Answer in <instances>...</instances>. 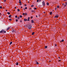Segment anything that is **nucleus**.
Here are the masks:
<instances>
[{"label": "nucleus", "mask_w": 67, "mask_h": 67, "mask_svg": "<svg viewBox=\"0 0 67 67\" xmlns=\"http://www.w3.org/2000/svg\"><path fill=\"white\" fill-rule=\"evenodd\" d=\"M12 44V42H10V43L9 44V45H11Z\"/></svg>", "instance_id": "0eeeda50"}, {"label": "nucleus", "mask_w": 67, "mask_h": 67, "mask_svg": "<svg viewBox=\"0 0 67 67\" xmlns=\"http://www.w3.org/2000/svg\"><path fill=\"white\" fill-rule=\"evenodd\" d=\"M43 13H45V12H44Z\"/></svg>", "instance_id": "8fccbe9b"}, {"label": "nucleus", "mask_w": 67, "mask_h": 67, "mask_svg": "<svg viewBox=\"0 0 67 67\" xmlns=\"http://www.w3.org/2000/svg\"><path fill=\"white\" fill-rule=\"evenodd\" d=\"M4 33H6V31H4Z\"/></svg>", "instance_id": "c9c22d12"}, {"label": "nucleus", "mask_w": 67, "mask_h": 67, "mask_svg": "<svg viewBox=\"0 0 67 67\" xmlns=\"http://www.w3.org/2000/svg\"><path fill=\"white\" fill-rule=\"evenodd\" d=\"M65 4H64V3H63L62 5H64Z\"/></svg>", "instance_id": "79ce46f5"}, {"label": "nucleus", "mask_w": 67, "mask_h": 67, "mask_svg": "<svg viewBox=\"0 0 67 67\" xmlns=\"http://www.w3.org/2000/svg\"><path fill=\"white\" fill-rule=\"evenodd\" d=\"M46 4L47 5H49V3L48 2H47L46 3Z\"/></svg>", "instance_id": "9b49d317"}, {"label": "nucleus", "mask_w": 67, "mask_h": 67, "mask_svg": "<svg viewBox=\"0 0 67 67\" xmlns=\"http://www.w3.org/2000/svg\"><path fill=\"white\" fill-rule=\"evenodd\" d=\"M58 62H61V60H59L58 61Z\"/></svg>", "instance_id": "58836bf2"}, {"label": "nucleus", "mask_w": 67, "mask_h": 67, "mask_svg": "<svg viewBox=\"0 0 67 67\" xmlns=\"http://www.w3.org/2000/svg\"><path fill=\"white\" fill-rule=\"evenodd\" d=\"M41 1V0H40V1Z\"/></svg>", "instance_id": "4d7b16f0"}, {"label": "nucleus", "mask_w": 67, "mask_h": 67, "mask_svg": "<svg viewBox=\"0 0 67 67\" xmlns=\"http://www.w3.org/2000/svg\"><path fill=\"white\" fill-rule=\"evenodd\" d=\"M9 29H10L9 27H8V28H7V30H9Z\"/></svg>", "instance_id": "dca6fc26"}, {"label": "nucleus", "mask_w": 67, "mask_h": 67, "mask_svg": "<svg viewBox=\"0 0 67 67\" xmlns=\"http://www.w3.org/2000/svg\"><path fill=\"white\" fill-rule=\"evenodd\" d=\"M18 10V12H19V11H20V9H17Z\"/></svg>", "instance_id": "4be33fe9"}, {"label": "nucleus", "mask_w": 67, "mask_h": 67, "mask_svg": "<svg viewBox=\"0 0 67 67\" xmlns=\"http://www.w3.org/2000/svg\"><path fill=\"white\" fill-rule=\"evenodd\" d=\"M16 22H18V19H16Z\"/></svg>", "instance_id": "5701e85b"}, {"label": "nucleus", "mask_w": 67, "mask_h": 67, "mask_svg": "<svg viewBox=\"0 0 67 67\" xmlns=\"http://www.w3.org/2000/svg\"><path fill=\"white\" fill-rule=\"evenodd\" d=\"M7 14H10V12H8Z\"/></svg>", "instance_id": "6ab92c4d"}, {"label": "nucleus", "mask_w": 67, "mask_h": 67, "mask_svg": "<svg viewBox=\"0 0 67 67\" xmlns=\"http://www.w3.org/2000/svg\"><path fill=\"white\" fill-rule=\"evenodd\" d=\"M15 9H16V7H15Z\"/></svg>", "instance_id": "a18cd8bd"}, {"label": "nucleus", "mask_w": 67, "mask_h": 67, "mask_svg": "<svg viewBox=\"0 0 67 67\" xmlns=\"http://www.w3.org/2000/svg\"><path fill=\"white\" fill-rule=\"evenodd\" d=\"M28 28L29 29H31V26H30Z\"/></svg>", "instance_id": "20e7f679"}, {"label": "nucleus", "mask_w": 67, "mask_h": 67, "mask_svg": "<svg viewBox=\"0 0 67 67\" xmlns=\"http://www.w3.org/2000/svg\"><path fill=\"white\" fill-rule=\"evenodd\" d=\"M25 14L24 13H23V15H25Z\"/></svg>", "instance_id": "2f4dec72"}, {"label": "nucleus", "mask_w": 67, "mask_h": 67, "mask_svg": "<svg viewBox=\"0 0 67 67\" xmlns=\"http://www.w3.org/2000/svg\"><path fill=\"white\" fill-rule=\"evenodd\" d=\"M38 0H37V2H38Z\"/></svg>", "instance_id": "e433bc0d"}, {"label": "nucleus", "mask_w": 67, "mask_h": 67, "mask_svg": "<svg viewBox=\"0 0 67 67\" xmlns=\"http://www.w3.org/2000/svg\"><path fill=\"white\" fill-rule=\"evenodd\" d=\"M44 47H45V48H47V46H45Z\"/></svg>", "instance_id": "ddd939ff"}, {"label": "nucleus", "mask_w": 67, "mask_h": 67, "mask_svg": "<svg viewBox=\"0 0 67 67\" xmlns=\"http://www.w3.org/2000/svg\"><path fill=\"white\" fill-rule=\"evenodd\" d=\"M42 5L43 6H45V3L44 1H43L42 2Z\"/></svg>", "instance_id": "f257e3e1"}, {"label": "nucleus", "mask_w": 67, "mask_h": 67, "mask_svg": "<svg viewBox=\"0 0 67 67\" xmlns=\"http://www.w3.org/2000/svg\"><path fill=\"white\" fill-rule=\"evenodd\" d=\"M59 58H60V57H58Z\"/></svg>", "instance_id": "3c124183"}, {"label": "nucleus", "mask_w": 67, "mask_h": 67, "mask_svg": "<svg viewBox=\"0 0 67 67\" xmlns=\"http://www.w3.org/2000/svg\"><path fill=\"white\" fill-rule=\"evenodd\" d=\"M64 1H66V0H64Z\"/></svg>", "instance_id": "5fc2aeb1"}, {"label": "nucleus", "mask_w": 67, "mask_h": 67, "mask_svg": "<svg viewBox=\"0 0 67 67\" xmlns=\"http://www.w3.org/2000/svg\"><path fill=\"white\" fill-rule=\"evenodd\" d=\"M31 7H34V5H32L31 6Z\"/></svg>", "instance_id": "2eb2a0df"}, {"label": "nucleus", "mask_w": 67, "mask_h": 67, "mask_svg": "<svg viewBox=\"0 0 67 67\" xmlns=\"http://www.w3.org/2000/svg\"><path fill=\"white\" fill-rule=\"evenodd\" d=\"M20 19V17L19 16V17H18V19Z\"/></svg>", "instance_id": "c85d7f7f"}, {"label": "nucleus", "mask_w": 67, "mask_h": 67, "mask_svg": "<svg viewBox=\"0 0 67 67\" xmlns=\"http://www.w3.org/2000/svg\"><path fill=\"white\" fill-rule=\"evenodd\" d=\"M13 32V31H12V32Z\"/></svg>", "instance_id": "13d9d810"}, {"label": "nucleus", "mask_w": 67, "mask_h": 67, "mask_svg": "<svg viewBox=\"0 0 67 67\" xmlns=\"http://www.w3.org/2000/svg\"><path fill=\"white\" fill-rule=\"evenodd\" d=\"M4 32V31L3 30H2L1 31H0V33H2L3 32Z\"/></svg>", "instance_id": "7ed1b4c3"}, {"label": "nucleus", "mask_w": 67, "mask_h": 67, "mask_svg": "<svg viewBox=\"0 0 67 67\" xmlns=\"http://www.w3.org/2000/svg\"><path fill=\"white\" fill-rule=\"evenodd\" d=\"M15 18H18V16H17V15L15 16Z\"/></svg>", "instance_id": "b1692460"}, {"label": "nucleus", "mask_w": 67, "mask_h": 67, "mask_svg": "<svg viewBox=\"0 0 67 67\" xmlns=\"http://www.w3.org/2000/svg\"><path fill=\"white\" fill-rule=\"evenodd\" d=\"M31 23H34V21L33 20H31Z\"/></svg>", "instance_id": "39448f33"}, {"label": "nucleus", "mask_w": 67, "mask_h": 67, "mask_svg": "<svg viewBox=\"0 0 67 67\" xmlns=\"http://www.w3.org/2000/svg\"><path fill=\"white\" fill-rule=\"evenodd\" d=\"M65 3L66 4H67V2H65Z\"/></svg>", "instance_id": "72a5a7b5"}, {"label": "nucleus", "mask_w": 67, "mask_h": 67, "mask_svg": "<svg viewBox=\"0 0 67 67\" xmlns=\"http://www.w3.org/2000/svg\"><path fill=\"white\" fill-rule=\"evenodd\" d=\"M64 41V40H62L60 41V42H63Z\"/></svg>", "instance_id": "6e6552de"}, {"label": "nucleus", "mask_w": 67, "mask_h": 67, "mask_svg": "<svg viewBox=\"0 0 67 67\" xmlns=\"http://www.w3.org/2000/svg\"><path fill=\"white\" fill-rule=\"evenodd\" d=\"M57 9V8H55V10H56V9Z\"/></svg>", "instance_id": "ea45409f"}, {"label": "nucleus", "mask_w": 67, "mask_h": 67, "mask_svg": "<svg viewBox=\"0 0 67 67\" xmlns=\"http://www.w3.org/2000/svg\"><path fill=\"white\" fill-rule=\"evenodd\" d=\"M4 2H6V0H3Z\"/></svg>", "instance_id": "f3484780"}, {"label": "nucleus", "mask_w": 67, "mask_h": 67, "mask_svg": "<svg viewBox=\"0 0 67 67\" xmlns=\"http://www.w3.org/2000/svg\"><path fill=\"white\" fill-rule=\"evenodd\" d=\"M19 3H21V1H20L19 2Z\"/></svg>", "instance_id": "a878e982"}, {"label": "nucleus", "mask_w": 67, "mask_h": 67, "mask_svg": "<svg viewBox=\"0 0 67 67\" xmlns=\"http://www.w3.org/2000/svg\"><path fill=\"white\" fill-rule=\"evenodd\" d=\"M28 21H30V20L29 19H28Z\"/></svg>", "instance_id": "49530a36"}, {"label": "nucleus", "mask_w": 67, "mask_h": 67, "mask_svg": "<svg viewBox=\"0 0 67 67\" xmlns=\"http://www.w3.org/2000/svg\"><path fill=\"white\" fill-rule=\"evenodd\" d=\"M32 12H34V10H32Z\"/></svg>", "instance_id": "473e14b6"}, {"label": "nucleus", "mask_w": 67, "mask_h": 67, "mask_svg": "<svg viewBox=\"0 0 67 67\" xmlns=\"http://www.w3.org/2000/svg\"><path fill=\"white\" fill-rule=\"evenodd\" d=\"M25 9H26H26H27V7H26L25 8Z\"/></svg>", "instance_id": "7c9ffc66"}, {"label": "nucleus", "mask_w": 67, "mask_h": 67, "mask_svg": "<svg viewBox=\"0 0 67 67\" xmlns=\"http://www.w3.org/2000/svg\"><path fill=\"white\" fill-rule=\"evenodd\" d=\"M34 10H36L37 9V8H34Z\"/></svg>", "instance_id": "a211bd4d"}, {"label": "nucleus", "mask_w": 67, "mask_h": 67, "mask_svg": "<svg viewBox=\"0 0 67 67\" xmlns=\"http://www.w3.org/2000/svg\"><path fill=\"white\" fill-rule=\"evenodd\" d=\"M11 15H9V18H10L11 17Z\"/></svg>", "instance_id": "aec40b11"}, {"label": "nucleus", "mask_w": 67, "mask_h": 67, "mask_svg": "<svg viewBox=\"0 0 67 67\" xmlns=\"http://www.w3.org/2000/svg\"><path fill=\"white\" fill-rule=\"evenodd\" d=\"M34 34H35V33H34V32H32V35H34Z\"/></svg>", "instance_id": "423d86ee"}, {"label": "nucleus", "mask_w": 67, "mask_h": 67, "mask_svg": "<svg viewBox=\"0 0 67 67\" xmlns=\"http://www.w3.org/2000/svg\"><path fill=\"white\" fill-rule=\"evenodd\" d=\"M57 8H59V7H60V6L59 5L57 6Z\"/></svg>", "instance_id": "f8f14e48"}, {"label": "nucleus", "mask_w": 67, "mask_h": 67, "mask_svg": "<svg viewBox=\"0 0 67 67\" xmlns=\"http://www.w3.org/2000/svg\"><path fill=\"white\" fill-rule=\"evenodd\" d=\"M24 21H26V19H24Z\"/></svg>", "instance_id": "412c9836"}, {"label": "nucleus", "mask_w": 67, "mask_h": 67, "mask_svg": "<svg viewBox=\"0 0 67 67\" xmlns=\"http://www.w3.org/2000/svg\"><path fill=\"white\" fill-rule=\"evenodd\" d=\"M20 22H21V23L22 22V20H20Z\"/></svg>", "instance_id": "4c0bfd02"}, {"label": "nucleus", "mask_w": 67, "mask_h": 67, "mask_svg": "<svg viewBox=\"0 0 67 67\" xmlns=\"http://www.w3.org/2000/svg\"><path fill=\"white\" fill-rule=\"evenodd\" d=\"M19 65V63L18 62H17L16 63V65Z\"/></svg>", "instance_id": "1a4fd4ad"}, {"label": "nucleus", "mask_w": 67, "mask_h": 67, "mask_svg": "<svg viewBox=\"0 0 67 67\" xmlns=\"http://www.w3.org/2000/svg\"><path fill=\"white\" fill-rule=\"evenodd\" d=\"M30 19V17H28V19Z\"/></svg>", "instance_id": "a19ab883"}, {"label": "nucleus", "mask_w": 67, "mask_h": 67, "mask_svg": "<svg viewBox=\"0 0 67 67\" xmlns=\"http://www.w3.org/2000/svg\"><path fill=\"white\" fill-rule=\"evenodd\" d=\"M21 8H22V7H21Z\"/></svg>", "instance_id": "864d4df0"}, {"label": "nucleus", "mask_w": 67, "mask_h": 67, "mask_svg": "<svg viewBox=\"0 0 67 67\" xmlns=\"http://www.w3.org/2000/svg\"><path fill=\"white\" fill-rule=\"evenodd\" d=\"M20 18H22V16H20Z\"/></svg>", "instance_id": "cd10ccee"}, {"label": "nucleus", "mask_w": 67, "mask_h": 67, "mask_svg": "<svg viewBox=\"0 0 67 67\" xmlns=\"http://www.w3.org/2000/svg\"><path fill=\"white\" fill-rule=\"evenodd\" d=\"M6 11H7V10H6Z\"/></svg>", "instance_id": "603ef678"}, {"label": "nucleus", "mask_w": 67, "mask_h": 67, "mask_svg": "<svg viewBox=\"0 0 67 67\" xmlns=\"http://www.w3.org/2000/svg\"><path fill=\"white\" fill-rule=\"evenodd\" d=\"M36 18H37V15H36Z\"/></svg>", "instance_id": "c03bdc74"}, {"label": "nucleus", "mask_w": 67, "mask_h": 67, "mask_svg": "<svg viewBox=\"0 0 67 67\" xmlns=\"http://www.w3.org/2000/svg\"><path fill=\"white\" fill-rule=\"evenodd\" d=\"M59 16L58 15H56L55 16H54L55 18H58Z\"/></svg>", "instance_id": "f03ea898"}, {"label": "nucleus", "mask_w": 67, "mask_h": 67, "mask_svg": "<svg viewBox=\"0 0 67 67\" xmlns=\"http://www.w3.org/2000/svg\"><path fill=\"white\" fill-rule=\"evenodd\" d=\"M36 64H37V65H39V64H38V62H37L36 63Z\"/></svg>", "instance_id": "9d476101"}, {"label": "nucleus", "mask_w": 67, "mask_h": 67, "mask_svg": "<svg viewBox=\"0 0 67 67\" xmlns=\"http://www.w3.org/2000/svg\"><path fill=\"white\" fill-rule=\"evenodd\" d=\"M50 15H52V12H51L50 13Z\"/></svg>", "instance_id": "4468645a"}, {"label": "nucleus", "mask_w": 67, "mask_h": 67, "mask_svg": "<svg viewBox=\"0 0 67 67\" xmlns=\"http://www.w3.org/2000/svg\"><path fill=\"white\" fill-rule=\"evenodd\" d=\"M51 62V61H49V62H50H50Z\"/></svg>", "instance_id": "de8ad7c7"}, {"label": "nucleus", "mask_w": 67, "mask_h": 67, "mask_svg": "<svg viewBox=\"0 0 67 67\" xmlns=\"http://www.w3.org/2000/svg\"><path fill=\"white\" fill-rule=\"evenodd\" d=\"M26 20L27 21V19H26Z\"/></svg>", "instance_id": "09e8293b"}, {"label": "nucleus", "mask_w": 67, "mask_h": 67, "mask_svg": "<svg viewBox=\"0 0 67 67\" xmlns=\"http://www.w3.org/2000/svg\"><path fill=\"white\" fill-rule=\"evenodd\" d=\"M30 18L31 19H32L33 18V16H31L30 17Z\"/></svg>", "instance_id": "bb28decb"}, {"label": "nucleus", "mask_w": 67, "mask_h": 67, "mask_svg": "<svg viewBox=\"0 0 67 67\" xmlns=\"http://www.w3.org/2000/svg\"><path fill=\"white\" fill-rule=\"evenodd\" d=\"M19 1H21V0H19Z\"/></svg>", "instance_id": "6e6d98bb"}, {"label": "nucleus", "mask_w": 67, "mask_h": 67, "mask_svg": "<svg viewBox=\"0 0 67 67\" xmlns=\"http://www.w3.org/2000/svg\"><path fill=\"white\" fill-rule=\"evenodd\" d=\"M0 8L1 9H2V6H0Z\"/></svg>", "instance_id": "c756f323"}, {"label": "nucleus", "mask_w": 67, "mask_h": 67, "mask_svg": "<svg viewBox=\"0 0 67 67\" xmlns=\"http://www.w3.org/2000/svg\"><path fill=\"white\" fill-rule=\"evenodd\" d=\"M55 46H57V44H55Z\"/></svg>", "instance_id": "37998d69"}, {"label": "nucleus", "mask_w": 67, "mask_h": 67, "mask_svg": "<svg viewBox=\"0 0 67 67\" xmlns=\"http://www.w3.org/2000/svg\"><path fill=\"white\" fill-rule=\"evenodd\" d=\"M9 21H12V19H9Z\"/></svg>", "instance_id": "393cba45"}, {"label": "nucleus", "mask_w": 67, "mask_h": 67, "mask_svg": "<svg viewBox=\"0 0 67 67\" xmlns=\"http://www.w3.org/2000/svg\"><path fill=\"white\" fill-rule=\"evenodd\" d=\"M67 5L66 4L65 5H64V7H66V5Z\"/></svg>", "instance_id": "f704fd0d"}]
</instances>
